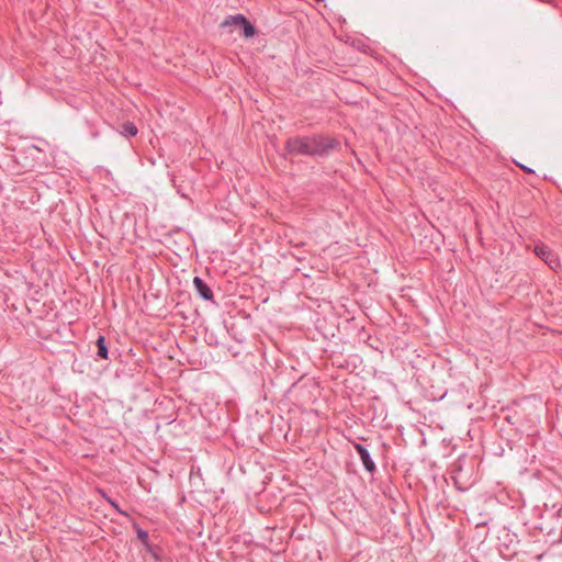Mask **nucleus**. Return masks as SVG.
<instances>
[{
	"instance_id": "nucleus-1",
	"label": "nucleus",
	"mask_w": 562,
	"mask_h": 562,
	"mask_svg": "<svg viewBox=\"0 0 562 562\" xmlns=\"http://www.w3.org/2000/svg\"><path fill=\"white\" fill-rule=\"evenodd\" d=\"M339 146L335 138L322 135L293 137L288 139L285 148L290 154L324 156Z\"/></svg>"
},
{
	"instance_id": "nucleus-2",
	"label": "nucleus",
	"mask_w": 562,
	"mask_h": 562,
	"mask_svg": "<svg viewBox=\"0 0 562 562\" xmlns=\"http://www.w3.org/2000/svg\"><path fill=\"white\" fill-rule=\"evenodd\" d=\"M536 255L542 259L552 270H559L561 268V262L558 256H555L551 249L544 245L536 246L535 248Z\"/></svg>"
},
{
	"instance_id": "nucleus-3",
	"label": "nucleus",
	"mask_w": 562,
	"mask_h": 562,
	"mask_svg": "<svg viewBox=\"0 0 562 562\" xmlns=\"http://www.w3.org/2000/svg\"><path fill=\"white\" fill-rule=\"evenodd\" d=\"M355 449L357 450L364 469L370 473L374 472L376 467L369 450L360 443H355Z\"/></svg>"
},
{
	"instance_id": "nucleus-4",
	"label": "nucleus",
	"mask_w": 562,
	"mask_h": 562,
	"mask_svg": "<svg viewBox=\"0 0 562 562\" xmlns=\"http://www.w3.org/2000/svg\"><path fill=\"white\" fill-rule=\"evenodd\" d=\"M229 22H239V27H241L243 35L246 38H250L256 34L255 26L243 14L231 15Z\"/></svg>"
},
{
	"instance_id": "nucleus-5",
	"label": "nucleus",
	"mask_w": 562,
	"mask_h": 562,
	"mask_svg": "<svg viewBox=\"0 0 562 562\" xmlns=\"http://www.w3.org/2000/svg\"><path fill=\"white\" fill-rule=\"evenodd\" d=\"M193 286L198 294L205 301H212L213 300V291L211 288L200 278L194 277L193 278Z\"/></svg>"
},
{
	"instance_id": "nucleus-6",
	"label": "nucleus",
	"mask_w": 562,
	"mask_h": 562,
	"mask_svg": "<svg viewBox=\"0 0 562 562\" xmlns=\"http://www.w3.org/2000/svg\"><path fill=\"white\" fill-rule=\"evenodd\" d=\"M97 347H98L97 355L101 359H108L109 351H108V347H106V344H105V337L104 336H99L98 337V339H97Z\"/></svg>"
},
{
	"instance_id": "nucleus-7",
	"label": "nucleus",
	"mask_w": 562,
	"mask_h": 562,
	"mask_svg": "<svg viewBox=\"0 0 562 562\" xmlns=\"http://www.w3.org/2000/svg\"><path fill=\"white\" fill-rule=\"evenodd\" d=\"M138 133V130L136 125L132 122L124 123L122 126V134L127 137L136 136Z\"/></svg>"
},
{
	"instance_id": "nucleus-8",
	"label": "nucleus",
	"mask_w": 562,
	"mask_h": 562,
	"mask_svg": "<svg viewBox=\"0 0 562 562\" xmlns=\"http://www.w3.org/2000/svg\"><path fill=\"white\" fill-rule=\"evenodd\" d=\"M106 502L121 515L125 516V517H128V514L126 512H124L123 509L120 508L119 504L116 501H114L113 498L111 497H106Z\"/></svg>"
},
{
	"instance_id": "nucleus-9",
	"label": "nucleus",
	"mask_w": 562,
	"mask_h": 562,
	"mask_svg": "<svg viewBox=\"0 0 562 562\" xmlns=\"http://www.w3.org/2000/svg\"><path fill=\"white\" fill-rule=\"evenodd\" d=\"M137 537H138V539H139L144 544H147V540H148V532H147L146 530L138 528V529H137Z\"/></svg>"
},
{
	"instance_id": "nucleus-10",
	"label": "nucleus",
	"mask_w": 562,
	"mask_h": 562,
	"mask_svg": "<svg viewBox=\"0 0 562 562\" xmlns=\"http://www.w3.org/2000/svg\"><path fill=\"white\" fill-rule=\"evenodd\" d=\"M229 20H231V16H228L227 19H225V20L222 22L221 26H222V27H232V26H234V27H239V26H240V23H239V22H229Z\"/></svg>"
},
{
	"instance_id": "nucleus-11",
	"label": "nucleus",
	"mask_w": 562,
	"mask_h": 562,
	"mask_svg": "<svg viewBox=\"0 0 562 562\" xmlns=\"http://www.w3.org/2000/svg\"><path fill=\"white\" fill-rule=\"evenodd\" d=\"M519 167H520L524 171H526L527 173H535V170H533V169H531V168H529V167H527V166L519 165Z\"/></svg>"
},
{
	"instance_id": "nucleus-12",
	"label": "nucleus",
	"mask_w": 562,
	"mask_h": 562,
	"mask_svg": "<svg viewBox=\"0 0 562 562\" xmlns=\"http://www.w3.org/2000/svg\"><path fill=\"white\" fill-rule=\"evenodd\" d=\"M99 493L102 496V498L105 501H106V497H110L103 490H99Z\"/></svg>"
},
{
	"instance_id": "nucleus-13",
	"label": "nucleus",
	"mask_w": 562,
	"mask_h": 562,
	"mask_svg": "<svg viewBox=\"0 0 562 562\" xmlns=\"http://www.w3.org/2000/svg\"><path fill=\"white\" fill-rule=\"evenodd\" d=\"M317 2H324L325 0H316Z\"/></svg>"
}]
</instances>
